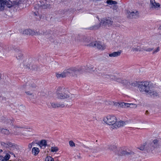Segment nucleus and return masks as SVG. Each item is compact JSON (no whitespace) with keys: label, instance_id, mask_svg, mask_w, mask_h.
I'll return each mask as SVG.
<instances>
[{"label":"nucleus","instance_id":"obj_1","mask_svg":"<svg viewBox=\"0 0 161 161\" xmlns=\"http://www.w3.org/2000/svg\"><path fill=\"white\" fill-rule=\"evenodd\" d=\"M138 89L140 92H144L147 95L152 97L159 96V92L156 90L152 84L147 81L140 82L138 85Z\"/></svg>","mask_w":161,"mask_h":161},{"label":"nucleus","instance_id":"obj_50","mask_svg":"<svg viewBox=\"0 0 161 161\" xmlns=\"http://www.w3.org/2000/svg\"><path fill=\"white\" fill-rule=\"evenodd\" d=\"M139 149L141 150H145V144L141 146L139 148Z\"/></svg>","mask_w":161,"mask_h":161},{"label":"nucleus","instance_id":"obj_12","mask_svg":"<svg viewBox=\"0 0 161 161\" xmlns=\"http://www.w3.org/2000/svg\"><path fill=\"white\" fill-rule=\"evenodd\" d=\"M113 21L110 19H103L101 20L100 25L102 27H109L112 25Z\"/></svg>","mask_w":161,"mask_h":161},{"label":"nucleus","instance_id":"obj_3","mask_svg":"<svg viewBox=\"0 0 161 161\" xmlns=\"http://www.w3.org/2000/svg\"><path fill=\"white\" fill-rule=\"evenodd\" d=\"M36 85L34 80H30L27 81L24 87L25 89V92L29 96L34 95Z\"/></svg>","mask_w":161,"mask_h":161},{"label":"nucleus","instance_id":"obj_25","mask_svg":"<svg viewBox=\"0 0 161 161\" xmlns=\"http://www.w3.org/2000/svg\"><path fill=\"white\" fill-rule=\"evenodd\" d=\"M71 68L65 69L63 72L65 77H66L69 76H71Z\"/></svg>","mask_w":161,"mask_h":161},{"label":"nucleus","instance_id":"obj_43","mask_svg":"<svg viewBox=\"0 0 161 161\" xmlns=\"http://www.w3.org/2000/svg\"><path fill=\"white\" fill-rule=\"evenodd\" d=\"M159 50H160L159 47H158L156 49L154 50L153 51V54H155L156 53H157V52H159Z\"/></svg>","mask_w":161,"mask_h":161},{"label":"nucleus","instance_id":"obj_39","mask_svg":"<svg viewBox=\"0 0 161 161\" xmlns=\"http://www.w3.org/2000/svg\"><path fill=\"white\" fill-rule=\"evenodd\" d=\"M10 157V155L8 154H7L6 155L3 157L5 161H8V160L9 159Z\"/></svg>","mask_w":161,"mask_h":161},{"label":"nucleus","instance_id":"obj_20","mask_svg":"<svg viewBox=\"0 0 161 161\" xmlns=\"http://www.w3.org/2000/svg\"><path fill=\"white\" fill-rule=\"evenodd\" d=\"M51 106L54 108H63L64 107V105L63 103H51Z\"/></svg>","mask_w":161,"mask_h":161},{"label":"nucleus","instance_id":"obj_13","mask_svg":"<svg viewBox=\"0 0 161 161\" xmlns=\"http://www.w3.org/2000/svg\"><path fill=\"white\" fill-rule=\"evenodd\" d=\"M127 17L129 19L136 18L138 17L139 13L137 11H127Z\"/></svg>","mask_w":161,"mask_h":161},{"label":"nucleus","instance_id":"obj_51","mask_svg":"<svg viewBox=\"0 0 161 161\" xmlns=\"http://www.w3.org/2000/svg\"><path fill=\"white\" fill-rule=\"evenodd\" d=\"M22 128V127H20V126H17V125H13V126L12 127V129H15V128Z\"/></svg>","mask_w":161,"mask_h":161},{"label":"nucleus","instance_id":"obj_27","mask_svg":"<svg viewBox=\"0 0 161 161\" xmlns=\"http://www.w3.org/2000/svg\"><path fill=\"white\" fill-rule=\"evenodd\" d=\"M32 153L34 155L36 156L40 152L39 149L38 147H34L32 149Z\"/></svg>","mask_w":161,"mask_h":161},{"label":"nucleus","instance_id":"obj_23","mask_svg":"<svg viewBox=\"0 0 161 161\" xmlns=\"http://www.w3.org/2000/svg\"><path fill=\"white\" fill-rule=\"evenodd\" d=\"M23 34L25 35L33 36L35 34V33L34 31L30 29H28L24 31Z\"/></svg>","mask_w":161,"mask_h":161},{"label":"nucleus","instance_id":"obj_55","mask_svg":"<svg viewBox=\"0 0 161 161\" xmlns=\"http://www.w3.org/2000/svg\"><path fill=\"white\" fill-rule=\"evenodd\" d=\"M22 56V54H20V55H19L18 57L17 56H16V58L18 59H20Z\"/></svg>","mask_w":161,"mask_h":161},{"label":"nucleus","instance_id":"obj_4","mask_svg":"<svg viewBox=\"0 0 161 161\" xmlns=\"http://www.w3.org/2000/svg\"><path fill=\"white\" fill-rule=\"evenodd\" d=\"M103 120L106 124L114 126L117 122V119L114 116L109 115L105 117Z\"/></svg>","mask_w":161,"mask_h":161},{"label":"nucleus","instance_id":"obj_44","mask_svg":"<svg viewBox=\"0 0 161 161\" xmlns=\"http://www.w3.org/2000/svg\"><path fill=\"white\" fill-rule=\"evenodd\" d=\"M34 15L35 16H38L39 18L38 19H40L41 18V16L40 14H39V13L38 12H35L33 13Z\"/></svg>","mask_w":161,"mask_h":161},{"label":"nucleus","instance_id":"obj_29","mask_svg":"<svg viewBox=\"0 0 161 161\" xmlns=\"http://www.w3.org/2000/svg\"><path fill=\"white\" fill-rule=\"evenodd\" d=\"M1 131L2 133L6 135H8L10 134V132L9 130L4 128L1 129Z\"/></svg>","mask_w":161,"mask_h":161},{"label":"nucleus","instance_id":"obj_31","mask_svg":"<svg viewBox=\"0 0 161 161\" xmlns=\"http://www.w3.org/2000/svg\"><path fill=\"white\" fill-rule=\"evenodd\" d=\"M101 26L100 24H98L97 25H95L90 27L89 29L91 30H96L99 29Z\"/></svg>","mask_w":161,"mask_h":161},{"label":"nucleus","instance_id":"obj_63","mask_svg":"<svg viewBox=\"0 0 161 161\" xmlns=\"http://www.w3.org/2000/svg\"><path fill=\"white\" fill-rule=\"evenodd\" d=\"M114 7H116V6H114Z\"/></svg>","mask_w":161,"mask_h":161},{"label":"nucleus","instance_id":"obj_17","mask_svg":"<svg viewBox=\"0 0 161 161\" xmlns=\"http://www.w3.org/2000/svg\"><path fill=\"white\" fill-rule=\"evenodd\" d=\"M43 34L45 35V37L49 40L52 41V40H53L54 37L52 33H47L46 31L43 30L42 31Z\"/></svg>","mask_w":161,"mask_h":161},{"label":"nucleus","instance_id":"obj_56","mask_svg":"<svg viewBox=\"0 0 161 161\" xmlns=\"http://www.w3.org/2000/svg\"><path fill=\"white\" fill-rule=\"evenodd\" d=\"M94 69H95L94 67H92L90 69L91 70L93 71H95V70Z\"/></svg>","mask_w":161,"mask_h":161},{"label":"nucleus","instance_id":"obj_28","mask_svg":"<svg viewBox=\"0 0 161 161\" xmlns=\"http://www.w3.org/2000/svg\"><path fill=\"white\" fill-rule=\"evenodd\" d=\"M107 148L111 151H114L117 148V147L114 144L109 145L107 146Z\"/></svg>","mask_w":161,"mask_h":161},{"label":"nucleus","instance_id":"obj_45","mask_svg":"<svg viewBox=\"0 0 161 161\" xmlns=\"http://www.w3.org/2000/svg\"><path fill=\"white\" fill-rule=\"evenodd\" d=\"M69 143L70 146L73 147L75 146V144L74 142L72 141L69 142Z\"/></svg>","mask_w":161,"mask_h":161},{"label":"nucleus","instance_id":"obj_47","mask_svg":"<svg viewBox=\"0 0 161 161\" xmlns=\"http://www.w3.org/2000/svg\"><path fill=\"white\" fill-rule=\"evenodd\" d=\"M159 34L160 36L159 37L161 38V25H160L158 29Z\"/></svg>","mask_w":161,"mask_h":161},{"label":"nucleus","instance_id":"obj_10","mask_svg":"<svg viewBox=\"0 0 161 161\" xmlns=\"http://www.w3.org/2000/svg\"><path fill=\"white\" fill-rule=\"evenodd\" d=\"M31 59H26L23 61L20 64V67L21 68L30 69V65L31 64Z\"/></svg>","mask_w":161,"mask_h":161},{"label":"nucleus","instance_id":"obj_57","mask_svg":"<svg viewBox=\"0 0 161 161\" xmlns=\"http://www.w3.org/2000/svg\"><path fill=\"white\" fill-rule=\"evenodd\" d=\"M2 78V75L1 74H0V80H1Z\"/></svg>","mask_w":161,"mask_h":161},{"label":"nucleus","instance_id":"obj_34","mask_svg":"<svg viewBox=\"0 0 161 161\" xmlns=\"http://www.w3.org/2000/svg\"><path fill=\"white\" fill-rule=\"evenodd\" d=\"M58 150V148L57 147H51V151L52 152H56Z\"/></svg>","mask_w":161,"mask_h":161},{"label":"nucleus","instance_id":"obj_6","mask_svg":"<svg viewBox=\"0 0 161 161\" xmlns=\"http://www.w3.org/2000/svg\"><path fill=\"white\" fill-rule=\"evenodd\" d=\"M71 76L74 77L76 78L81 73L84 72L83 70L81 68H71Z\"/></svg>","mask_w":161,"mask_h":161},{"label":"nucleus","instance_id":"obj_53","mask_svg":"<svg viewBox=\"0 0 161 161\" xmlns=\"http://www.w3.org/2000/svg\"><path fill=\"white\" fill-rule=\"evenodd\" d=\"M0 161H5V160L3 157L2 156L0 155Z\"/></svg>","mask_w":161,"mask_h":161},{"label":"nucleus","instance_id":"obj_11","mask_svg":"<svg viewBox=\"0 0 161 161\" xmlns=\"http://www.w3.org/2000/svg\"><path fill=\"white\" fill-rule=\"evenodd\" d=\"M113 80L122 84L123 85L128 84L129 83L128 81L126 79L123 78L119 76H116L115 75H114V78Z\"/></svg>","mask_w":161,"mask_h":161},{"label":"nucleus","instance_id":"obj_19","mask_svg":"<svg viewBox=\"0 0 161 161\" xmlns=\"http://www.w3.org/2000/svg\"><path fill=\"white\" fill-rule=\"evenodd\" d=\"M141 51H145L146 52H150L153 50V48H147L146 44H140Z\"/></svg>","mask_w":161,"mask_h":161},{"label":"nucleus","instance_id":"obj_14","mask_svg":"<svg viewBox=\"0 0 161 161\" xmlns=\"http://www.w3.org/2000/svg\"><path fill=\"white\" fill-rule=\"evenodd\" d=\"M87 46L94 47H97L98 48L101 49H104V47L103 46L101 43L99 42H93L87 45Z\"/></svg>","mask_w":161,"mask_h":161},{"label":"nucleus","instance_id":"obj_38","mask_svg":"<svg viewBox=\"0 0 161 161\" xmlns=\"http://www.w3.org/2000/svg\"><path fill=\"white\" fill-rule=\"evenodd\" d=\"M137 127H145L144 123L143 122H140L137 126Z\"/></svg>","mask_w":161,"mask_h":161},{"label":"nucleus","instance_id":"obj_37","mask_svg":"<svg viewBox=\"0 0 161 161\" xmlns=\"http://www.w3.org/2000/svg\"><path fill=\"white\" fill-rule=\"evenodd\" d=\"M45 161H54V159L50 156H47L45 158Z\"/></svg>","mask_w":161,"mask_h":161},{"label":"nucleus","instance_id":"obj_41","mask_svg":"<svg viewBox=\"0 0 161 161\" xmlns=\"http://www.w3.org/2000/svg\"><path fill=\"white\" fill-rule=\"evenodd\" d=\"M34 32L35 33V34H34V35H41L43 34V33H42V31H34Z\"/></svg>","mask_w":161,"mask_h":161},{"label":"nucleus","instance_id":"obj_18","mask_svg":"<svg viewBox=\"0 0 161 161\" xmlns=\"http://www.w3.org/2000/svg\"><path fill=\"white\" fill-rule=\"evenodd\" d=\"M127 124L128 122L127 121H124L122 120H120L117 123H116V124H115V125H114V126L115 128H117L118 127L127 125Z\"/></svg>","mask_w":161,"mask_h":161},{"label":"nucleus","instance_id":"obj_26","mask_svg":"<svg viewBox=\"0 0 161 161\" xmlns=\"http://www.w3.org/2000/svg\"><path fill=\"white\" fill-rule=\"evenodd\" d=\"M2 145L6 147H15L14 145L10 142H7L6 143L3 142L1 143Z\"/></svg>","mask_w":161,"mask_h":161},{"label":"nucleus","instance_id":"obj_24","mask_svg":"<svg viewBox=\"0 0 161 161\" xmlns=\"http://www.w3.org/2000/svg\"><path fill=\"white\" fill-rule=\"evenodd\" d=\"M102 76L104 78L110 79L112 80H113L114 78V75L111 74H109L106 73H103Z\"/></svg>","mask_w":161,"mask_h":161},{"label":"nucleus","instance_id":"obj_60","mask_svg":"<svg viewBox=\"0 0 161 161\" xmlns=\"http://www.w3.org/2000/svg\"><path fill=\"white\" fill-rule=\"evenodd\" d=\"M130 107H134V106H130Z\"/></svg>","mask_w":161,"mask_h":161},{"label":"nucleus","instance_id":"obj_5","mask_svg":"<svg viewBox=\"0 0 161 161\" xmlns=\"http://www.w3.org/2000/svg\"><path fill=\"white\" fill-rule=\"evenodd\" d=\"M5 5L7 7L10 8L13 6L12 2L9 0H0V10H4Z\"/></svg>","mask_w":161,"mask_h":161},{"label":"nucleus","instance_id":"obj_7","mask_svg":"<svg viewBox=\"0 0 161 161\" xmlns=\"http://www.w3.org/2000/svg\"><path fill=\"white\" fill-rule=\"evenodd\" d=\"M128 46L131 48L133 52H140V44L134 42H130L128 43Z\"/></svg>","mask_w":161,"mask_h":161},{"label":"nucleus","instance_id":"obj_22","mask_svg":"<svg viewBox=\"0 0 161 161\" xmlns=\"http://www.w3.org/2000/svg\"><path fill=\"white\" fill-rule=\"evenodd\" d=\"M38 8H42L45 9L48 8L50 7V4H44L42 2V3L41 1H40L39 3H38Z\"/></svg>","mask_w":161,"mask_h":161},{"label":"nucleus","instance_id":"obj_42","mask_svg":"<svg viewBox=\"0 0 161 161\" xmlns=\"http://www.w3.org/2000/svg\"><path fill=\"white\" fill-rule=\"evenodd\" d=\"M139 83H137V82H134L131 84V85L133 86H137L138 88V85Z\"/></svg>","mask_w":161,"mask_h":161},{"label":"nucleus","instance_id":"obj_21","mask_svg":"<svg viewBox=\"0 0 161 161\" xmlns=\"http://www.w3.org/2000/svg\"><path fill=\"white\" fill-rule=\"evenodd\" d=\"M121 53V51H119L117 52H114L109 54V56L110 57H116L120 56Z\"/></svg>","mask_w":161,"mask_h":161},{"label":"nucleus","instance_id":"obj_46","mask_svg":"<svg viewBox=\"0 0 161 161\" xmlns=\"http://www.w3.org/2000/svg\"><path fill=\"white\" fill-rule=\"evenodd\" d=\"M12 112L14 114H16L18 113V109L16 108H13L12 110Z\"/></svg>","mask_w":161,"mask_h":161},{"label":"nucleus","instance_id":"obj_59","mask_svg":"<svg viewBox=\"0 0 161 161\" xmlns=\"http://www.w3.org/2000/svg\"><path fill=\"white\" fill-rule=\"evenodd\" d=\"M60 89V88H58V89L59 90Z\"/></svg>","mask_w":161,"mask_h":161},{"label":"nucleus","instance_id":"obj_35","mask_svg":"<svg viewBox=\"0 0 161 161\" xmlns=\"http://www.w3.org/2000/svg\"><path fill=\"white\" fill-rule=\"evenodd\" d=\"M107 3L110 5H115L117 3V2L115 1L111 0H108L107 1Z\"/></svg>","mask_w":161,"mask_h":161},{"label":"nucleus","instance_id":"obj_49","mask_svg":"<svg viewBox=\"0 0 161 161\" xmlns=\"http://www.w3.org/2000/svg\"><path fill=\"white\" fill-rule=\"evenodd\" d=\"M83 42L84 43V44L86 45H87V44L89 42L87 38H85Z\"/></svg>","mask_w":161,"mask_h":161},{"label":"nucleus","instance_id":"obj_58","mask_svg":"<svg viewBox=\"0 0 161 161\" xmlns=\"http://www.w3.org/2000/svg\"><path fill=\"white\" fill-rule=\"evenodd\" d=\"M3 152V150H0V152Z\"/></svg>","mask_w":161,"mask_h":161},{"label":"nucleus","instance_id":"obj_15","mask_svg":"<svg viewBox=\"0 0 161 161\" xmlns=\"http://www.w3.org/2000/svg\"><path fill=\"white\" fill-rule=\"evenodd\" d=\"M5 126L8 128H12L13 126V121L10 119H5L3 122Z\"/></svg>","mask_w":161,"mask_h":161},{"label":"nucleus","instance_id":"obj_36","mask_svg":"<svg viewBox=\"0 0 161 161\" xmlns=\"http://www.w3.org/2000/svg\"><path fill=\"white\" fill-rule=\"evenodd\" d=\"M56 76L58 78H62L65 77L63 72L61 73H56Z\"/></svg>","mask_w":161,"mask_h":161},{"label":"nucleus","instance_id":"obj_62","mask_svg":"<svg viewBox=\"0 0 161 161\" xmlns=\"http://www.w3.org/2000/svg\"><path fill=\"white\" fill-rule=\"evenodd\" d=\"M56 63L57 64H58V63Z\"/></svg>","mask_w":161,"mask_h":161},{"label":"nucleus","instance_id":"obj_2","mask_svg":"<svg viewBox=\"0 0 161 161\" xmlns=\"http://www.w3.org/2000/svg\"><path fill=\"white\" fill-rule=\"evenodd\" d=\"M61 90L60 92H57L56 93V97L57 99L73 100L75 98V95L70 93L67 89L61 88Z\"/></svg>","mask_w":161,"mask_h":161},{"label":"nucleus","instance_id":"obj_8","mask_svg":"<svg viewBox=\"0 0 161 161\" xmlns=\"http://www.w3.org/2000/svg\"><path fill=\"white\" fill-rule=\"evenodd\" d=\"M149 8L151 10H158L160 9L161 6L159 3H156L155 0H150Z\"/></svg>","mask_w":161,"mask_h":161},{"label":"nucleus","instance_id":"obj_54","mask_svg":"<svg viewBox=\"0 0 161 161\" xmlns=\"http://www.w3.org/2000/svg\"><path fill=\"white\" fill-rule=\"evenodd\" d=\"M31 69H36V65H33L31 66Z\"/></svg>","mask_w":161,"mask_h":161},{"label":"nucleus","instance_id":"obj_48","mask_svg":"<svg viewBox=\"0 0 161 161\" xmlns=\"http://www.w3.org/2000/svg\"><path fill=\"white\" fill-rule=\"evenodd\" d=\"M120 107H122L123 108H125V103H121L120 104H119V105Z\"/></svg>","mask_w":161,"mask_h":161},{"label":"nucleus","instance_id":"obj_64","mask_svg":"<svg viewBox=\"0 0 161 161\" xmlns=\"http://www.w3.org/2000/svg\"><path fill=\"white\" fill-rule=\"evenodd\" d=\"M0 131H1V129H0Z\"/></svg>","mask_w":161,"mask_h":161},{"label":"nucleus","instance_id":"obj_30","mask_svg":"<svg viewBox=\"0 0 161 161\" xmlns=\"http://www.w3.org/2000/svg\"><path fill=\"white\" fill-rule=\"evenodd\" d=\"M159 142V140L157 139H155L152 142L150 143L151 144H153V146L154 147V148L157 147L158 145V143Z\"/></svg>","mask_w":161,"mask_h":161},{"label":"nucleus","instance_id":"obj_16","mask_svg":"<svg viewBox=\"0 0 161 161\" xmlns=\"http://www.w3.org/2000/svg\"><path fill=\"white\" fill-rule=\"evenodd\" d=\"M145 151L148 152H150L153 151L154 148L153 146V144L150 143H145Z\"/></svg>","mask_w":161,"mask_h":161},{"label":"nucleus","instance_id":"obj_61","mask_svg":"<svg viewBox=\"0 0 161 161\" xmlns=\"http://www.w3.org/2000/svg\"><path fill=\"white\" fill-rule=\"evenodd\" d=\"M146 112L147 113V112H148V111H146Z\"/></svg>","mask_w":161,"mask_h":161},{"label":"nucleus","instance_id":"obj_52","mask_svg":"<svg viewBox=\"0 0 161 161\" xmlns=\"http://www.w3.org/2000/svg\"><path fill=\"white\" fill-rule=\"evenodd\" d=\"M33 143H34L33 142H32L29 144L28 147L29 149H31L32 147V144H33Z\"/></svg>","mask_w":161,"mask_h":161},{"label":"nucleus","instance_id":"obj_40","mask_svg":"<svg viewBox=\"0 0 161 161\" xmlns=\"http://www.w3.org/2000/svg\"><path fill=\"white\" fill-rule=\"evenodd\" d=\"M25 107L23 105H20L19 107V109L20 111H24L25 109Z\"/></svg>","mask_w":161,"mask_h":161},{"label":"nucleus","instance_id":"obj_33","mask_svg":"<svg viewBox=\"0 0 161 161\" xmlns=\"http://www.w3.org/2000/svg\"><path fill=\"white\" fill-rule=\"evenodd\" d=\"M125 107H130L131 106H134V107H130L131 108H136L137 107V105L133 103H125Z\"/></svg>","mask_w":161,"mask_h":161},{"label":"nucleus","instance_id":"obj_32","mask_svg":"<svg viewBox=\"0 0 161 161\" xmlns=\"http://www.w3.org/2000/svg\"><path fill=\"white\" fill-rule=\"evenodd\" d=\"M40 146L42 147H45L47 145L46 141L45 140H42L40 143Z\"/></svg>","mask_w":161,"mask_h":161},{"label":"nucleus","instance_id":"obj_9","mask_svg":"<svg viewBox=\"0 0 161 161\" xmlns=\"http://www.w3.org/2000/svg\"><path fill=\"white\" fill-rule=\"evenodd\" d=\"M119 156L123 155H128L132 156L135 154L132 151L127 150H124L122 149H119V152L117 153Z\"/></svg>","mask_w":161,"mask_h":161}]
</instances>
